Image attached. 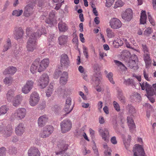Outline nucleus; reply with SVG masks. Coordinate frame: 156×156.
I'll list each match as a JSON object with an SVG mask.
<instances>
[{
    "instance_id": "49530a36",
    "label": "nucleus",
    "mask_w": 156,
    "mask_h": 156,
    "mask_svg": "<svg viewBox=\"0 0 156 156\" xmlns=\"http://www.w3.org/2000/svg\"><path fill=\"white\" fill-rule=\"evenodd\" d=\"M9 152L10 154H15L17 153V149L14 147H10Z\"/></svg>"
},
{
    "instance_id": "cd10ccee",
    "label": "nucleus",
    "mask_w": 156,
    "mask_h": 156,
    "mask_svg": "<svg viewBox=\"0 0 156 156\" xmlns=\"http://www.w3.org/2000/svg\"><path fill=\"white\" fill-rule=\"evenodd\" d=\"M147 15L146 12L144 11H142L141 13L140 20V23L141 24H144L146 22Z\"/></svg>"
},
{
    "instance_id": "e433bc0d",
    "label": "nucleus",
    "mask_w": 156,
    "mask_h": 156,
    "mask_svg": "<svg viewBox=\"0 0 156 156\" xmlns=\"http://www.w3.org/2000/svg\"><path fill=\"white\" fill-rule=\"evenodd\" d=\"M126 109L128 110L129 114L133 115L136 112V109L133 106L131 105H128L126 107Z\"/></svg>"
},
{
    "instance_id": "c756f323",
    "label": "nucleus",
    "mask_w": 156,
    "mask_h": 156,
    "mask_svg": "<svg viewBox=\"0 0 156 156\" xmlns=\"http://www.w3.org/2000/svg\"><path fill=\"white\" fill-rule=\"evenodd\" d=\"M54 90L53 86L52 84L50 83L48 87V89L46 91V95L48 97L51 96Z\"/></svg>"
},
{
    "instance_id": "13d9d810",
    "label": "nucleus",
    "mask_w": 156,
    "mask_h": 156,
    "mask_svg": "<svg viewBox=\"0 0 156 156\" xmlns=\"http://www.w3.org/2000/svg\"><path fill=\"white\" fill-rule=\"evenodd\" d=\"M147 15H148V18L149 20V21L150 23L153 26L154 25L155 23H154V20L152 18L151 15L150 14V13L149 12H148L147 13Z\"/></svg>"
},
{
    "instance_id": "f704fd0d",
    "label": "nucleus",
    "mask_w": 156,
    "mask_h": 156,
    "mask_svg": "<svg viewBox=\"0 0 156 156\" xmlns=\"http://www.w3.org/2000/svg\"><path fill=\"white\" fill-rule=\"evenodd\" d=\"M122 40L123 41V42H124L125 43L126 47L129 48H131L134 50L138 52H139V50L138 49H136L134 48V47H133L131 46L129 43L127 41V39L125 38H123L122 39Z\"/></svg>"
},
{
    "instance_id": "aec40b11",
    "label": "nucleus",
    "mask_w": 156,
    "mask_h": 156,
    "mask_svg": "<svg viewBox=\"0 0 156 156\" xmlns=\"http://www.w3.org/2000/svg\"><path fill=\"white\" fill-rule=\"evenodd\" d=\"M68 37L67 36L62 35L58 38V44L60 45H64L66 44L68 41Z\"/></svg>"
},
{
    "instance_id": "f257e3e1",
    "label": "nucleus",
    "mask_w": 156,
    "mask_h": 156,
    "mask_svg": "<svg viewBox=\"0 0 156 156\" xmlns=\"http://www.w3.org/2000/svg\"><path fill=\"white\" fill-rule=\"evenodd\" d=\"M26 34L29 37L27 42L26 48L28 51L32 52L36 49L37 47V37L38 33H31L30 28H27L26 29Z\"/></svg>"
},
{
    "instance_id": "c85d7f7f",
    "label": "nucleus",
    "mask_w": 156,
    "mask_h": 156,
    "mask_svg": "<svg viewBox=\"0 0 156 156\" xmlns=\"http://www.w3.org/2000/svg\"><path fill=\"white\" fill-rule=\"evenodd\" d=\"M40 80H41L42 83H43V82H45V85H48L49 80V77L47 74L44 73L41 76Z\"/></svg>"
},
{
    "instance_id": "f3484780",
    "label": "nucleus",
    "mask_w": 156,
    "mask_h": 156,
    "mask_svg": "<svg viewBox=\"0 0 156 156\" xmlns=\"http://www.w3.org/2000/svg\"><path fill=\"white\" fill-rule=\"evenodd\" d=\"M49 61L48 58L43 59L40 64V72L44 70L48 66Z\"/></svg>"
},
{
    "instance_id": "7ed1b4c3",
    "label": "nucleus",
    "mask_w": 156,
    "mask_h": 156,
    "mask_svg": "<svg viewBox=\"0 0 156 156\" xmlns=\"http://www.w3.org/2000/svg\"><path fill=\"white\" fill-rule=\"evenodd\" d=\"M72 126V123L69 119L63 120L60 123L61 131L62 133H65L69 131Z\"/></svg>"
},
{
    "instance_id": "09e8293b",
    "label": "nucleus",
    "mask_w": 156,
    "mask_h": 156,
    "mask_svg": "<svg viewBox=\"0 0 156 156\" xmlns=\"http://www.w3.org/2000/svg\"><path fill=\"white\" fill-rule=\"evenodd\" d=\"M113 105L115 109L117 112H119L120 110V107L119 104L115 101L113 102Z\"/></svg>"
},
{
    "instance_id": "a878e982",
    "label": "nucleus",
    "mask_w": 156,
    "mask_h": 156,
    "mask_svg": "<svg viewBox=\"0 0 156 156\" xmlns=\"http://www.w3.org/2000/svg\"><path fill=\"white\" fill-rule=\"evenodd\" d=\"M142 90H146L147 94H148L149 91L151 88V85L149 84L147 82H143V83H139Z\"/></svg>"
},
{
    "instance_id": "1a4fd4ad",
    "label": "nucleus",
    "mask_w": 156,
    "mask_h": 156,
    "mask_svg": "<svg viewBox=\"0 0 156 156\" xmlns=\"http://www.w3.org/2000/svg\"><path fill=\"white\" fill-rule=\"evenodd\" d=\"M39 101L38 94L36 92H33L31 94L30 98V105L32 106H35L38 103Z\"/></svg>"
},
{
    "instance_id": "f03ea898",
    "label": "nucleus",
    "mask_w": 156,
    "mask_h": 156,
    "mask_svg": "<svg viewBox=\"0 0 156 156\" xmlns=\"http://www.w3.org/2000/svg\"><path fill=\"white\" fill-rule=\"evenodd\" d=\"M26 114V110L24 108H19L12 114L11 117V119L21 120L25 117Z\"/></svg>"
},
{
    "instance_id": "5fc2aeb1",
    "label": "nucleus",
    "mask_w": 156,
    "mask_h": 156,
    "mask_svg": "<svg viewBox=\"0 0 156 156\" xmlns=\"http://www.w3.org/2000/svg\"><path fill=\"white\" fill-rule=\"evenodd\" d=\"M83 52L84 55L86 58H88L89 56L87 48L86 46H83Z\"/></svg>"
},
{
    "instance_id": "de8ad7c7",
    "label": "nucleus",
    "mask_w": 156,
    "mask_h": 156,
    "mask_svg": "<svg viewBox=\"0 0 156 156\" xmlns=\"http://www.w3.org/2000/svg\"><path fill=\"white\" fill-rule=\"evenodd\" d=\"M107 77L108 78L110 82L112 84H115V82L113 81V74L112 73H108L107 76Z\"/></svg>"
},
{
    "instance_id": "ea45409f",
    "label": "nucleus",
    "mask_w": 156,
    "mask_h": 156,
    "mask_svg": "<svg viewBox=\"0 0 156 156\" xmlns=\"http://www.w3.org/2000/svg\"><path fill=\"white\" fill-rule=\"evenodd\" d=\"M104 147L106 149L104 151L105 156H111L112 151H111L110 148L108 147L107 145H104Z\"/></svg>"
},
{
    "instance_id": "c9c22d12",
    "label": "nucleus",
    "mask_w": 156,
    "mask_h": 156,
    "mask_svg": "<svg viewBox=\"0 0 156 156\" xmlns=\"http://www.w3.org/2000/svg\"><path fill=\"white\" fill-rule=\"evenodd\" d=\"M125 3L122 0H118L116 2L114 5V8L116 9L118 7H121L123 6Z\"/></svg>"
},
{
    "instance_id": "20e7f679",
    "label": "nucleus",
    "mask_w": 156,
    "mask_h": 156,
    "mask_svg": "<svg viewBox=\"0 0 156 156\" xmlns=\"http://www.w3.org/2000/svg\"><path fill=\"white\" fill-rule=\"evenodd\" d=\"M54 129L52 126L48 125L43 128L41 131V136L42 138H46L49 136L53 132Z\"/></svg>"
},
{
    "instance_id": "4468645a",
    "label": "nucleus",
    "mask_w": 156,
    "mask_h": 156,
    "mask_svg": "<svg viewBox=\"0 0 156 156\" xmlns=\"http://www.w3.org/2000/svg\"><path fill=\"white\" fill-rule=\"evenodd\" d=\"M143 59L145 64L146 68H149L151 66L152 60L150 57V53L143 54Z\"/></svg>"
},
{
    "instance_id": "58836bf2",
    "label": "nucleus",
    "mask_w": 156,
    "mask_h": 156,
    "mask_svg": "<svg viewBox=\"0 0 156 156\" xmlns=\"http://www.w3.org/2000/svg\"><path fill=\"white\" fill-rule=\"evenodd\" d=\"M107 36L109 38H112L115 37V34L112 30L109 28H108L106 31Z\"/></svg>"
},
{
    "instance_id": "7c9ffc66",
    "label": "nucleus",
    "mask_w": 156,
    "mask_h": 156,
    "mask_svg": "<svg viewBox=\"0 0 156 156\" xmlns=\"http://www.w3.org/2000/svg\"><path fill=\"white\" fill-rule=\"evenodd\" d=\"M48 119L46 115H44L40 117V127L44 125Z\"/></svg>"
},
{
    "instance_id": "6e6552de",
    "label": "nucleus",
    "mask_w": 156,
    "mask_h": 156,
    "mask_svg": "<svg viewBox=\"0 0 156 156\" xmlns=\"http://www.w3.org/2000/svg\"><path fill=\"white\" fill-rule=\"evenodd\" d=\"M134 156H146L141 146L136 144L133 149Z\"/></svg>"
},
{
    "instance_id": "dca6fc26",
    "label": "nucleus",
    "mask_w": 156,
    "mask_h": 156,
    "mask_svg": "<svg viewBox=\"0 0 156 156\" xmlns=\"http://www.w3.org/2000/svg\"><path fill=\"white\" fill-rule=\"evenodd\" d=\"M39 60L37 59L33 63L30 68V71L33 74L36 73L37 71L39 72Z\"/></svg>"
},
{
    "instance_id": "864d4df0",
    "label": "nucleus",
    "mask_w": 156,
    "mask_h": 156,
    "mask_svg": "<svg viewBox=\"0 0 156 156\" xmlns=\"http://www.w3.org/2000/svg\"><path fill=\"white\" fill-rule=\"evenodd\" d=\"M34 82L32 80H30L27 81L26 85V86H28L30 88L32 89L33 86Z\"/></svg>"
},
{
    "instance_id": "6e6d98bb",
    "label": "nucleus",
    "mask_w": 156,
    "mask_h": 156,
    "mask_svg": "<svg viewBox=\"0 0 156 156\" xmlns=\"http://www.w3.org/2000/svg\"><path fill=\"white\" fill-rule=\"evenodd\" d=\"M12 78L11 77H7L4 80V82L6 84H9L12 83Z\"/></svg>"
},
{
    "instance_id": "4d7b16f0",
    "label": "nucleus",
    "mask_w": 156,
    "mask_h": 156,
    "mask_svg": "<svg viewBox=\"0 0 156 156\" xmlns=\"http://www.w3.org/2000/svg\"><path fill=\"white\" fill-rule=\"evenodd\" d=\"M82 152L84 155H86L87 154H90V151L89 150H87L86 147H84L82 149Z\"/></svg>"
},
{
    "instance_id": "bf43d9fd",
    "label": "nucleus",
    "mask_w": 156,
    "mask_h": 156,
    "mask_svg": "<svg viewBox=\"0 0 156 156\" xmlns=\"http://www.w3.org/2000/svg\"><path fill=\"white\" fill-rule=\"evenodd\" d=\"M61 149L62 151L59 152H56V154H61V153L62 152V151L66 150L67 149V146L66 145H63L62 146V147H61Z\"/></svg>"
},
{
    "instance_id": "f8f14e48",
    "label": "nucleus",
    "mask_w": 156,
    "mask_h": 156,
    "mask_svg": "<svg viewBox=\"0 0 156 156\" xmlns=\"http://www.w3.org/2000/svg\"><path fill=\"white\" fill-rule=\"evenodd\" d=\"M14 34L15 38L18 40L21 38L23 35L24 31L23 29L20 27H15Z\"/></svg>"
},
{
    "instance_id": "603ef678",
    "label": "nucleus",
    "mask_w": 156,
    "mask_h": 156,
    "mask_svg": "<svg viewBox=\"0 0 156 156\" xmlns=\"http://www.w3.org/2000/svg\"><path fill=\"white\" fill-rule=\"evenodd\" d=\"M128 137V139L127 140L128 142H124V143L126 149L128 150V147L129 145L130 142L131 140V136L129 135Z\"/></svg>"
},
{
    "instance_id": "2eb2a0df",
    "label": "nucleus",
    "mask_w": 156,
    "mask_h": 156,
    "mask_svg": "<svg viewBox=\"0 0 156 156\" xmlns=\"http://www.w3.org/2000/svg\"><path fill=\"white\" fill-rule=\"evenodd\" d=\"M25 130L24 124L23 123H20L16 128L15 132L17 135L20 136L23 134Z\"/></svg>"
},
{
    "instance_id": "72a5a7b5",
    "label": "nucleus",
    "mask_w": 156,
    "mask_h": 156,
    "mask_svg": "<svg viewBox=\"0 0 156 156\" xmlns=\"http://www.w3.org/2000/svg\"><path fill=\"white\" fill-rule=\"evenodd\" d=\"M153 30L152 28L148 27L144 31L143 34L146 37H149L150 35L153 32Z\"/></svg>"
},
{
    "instance_id": "412c9836",
    "label": "nucleus",
    "mask_w": 156,
    "mask_h": 156,
    "mask_svg": "<svg viewBox=\"0 0 156 156\" xmlns=\"http://www.w3.org/2000/svg\"><path fill=\"white\" fill-rule=\"evenodd\" d=\"M68 78V73L66 72H64L60 77V83L61 85L65 84L67 81Z\"/></svg>"
},
{
    "instance_id": "69168bd1",
    "label": "nucleus",
    "mask_w": 156,
    "mask_h": 156,
    "mask_svg": "<svg viewBox=\"0 0 156 156\" xmlns=\"http://www.w3.org/2000/svg\"><path fill=\"white\" fill-rule=\"evenodd\" d=\"M89 132L90 136L92 138H93L94 136L95 132L91 128H90Z\"/></svg>"
},
{
    "instance_id": "680f3d73",
    "label": "nucleus",
    "mask_w": 156,
    "mask_h": 156,
    "mask_svg": "<svg viewBox=\"0 0 156 156\" xmlns=\"http://www.w3.org/2000/svg\"><path fill=\"white\" fill-rule=\"evenodd\" d=\"M22 48L21 47L16 48V50L14 51V53L16 56H17L18 55L21 53Z\"/></svg>"
},
{
    "instance_id": "9d476101",
    "label": "nucleus",
    "mask_w": 156,
    "mask_h": 156,
    "mask_svg": "<svg viewBox=\"0 0 156 156\" xmlns=\"http://www.w3.org/2000/svg\"><path fill=\"white\" fill-rule=\"evenodd\" d=\"M35 5L33 4L29 3L25 7L23 14L26 17L29 16L32 14L34 10Z\"/></svg>"
},
{
    "instance_id": "a211bd4d",
    "label": "nucleus",
    "mask_w": 156,
    "mask_h": 156,
    "mask_svg": "<svg viewBox=\"0 0 156 156\" xmlns=\"http://www.w3.org/2000/svg\"><path fill=\"white\" fill-rule=\"evenodd\" d=\"M39 150L38 148L31 147L28 150V156H39Z\"/></svg>"
},
{
    "instance_id": "8fccbe9b",
    "label": "nucleus",
    "mask_w": 156,
    "mask_h": 156,
    "mask_svg": "<svg viewBox=\"0 0 156 156\" xmlns=\"http://www.w3.org/2000/svg\"><path fill=\"white\" fill-rule=\"evenodd\" d=\"M6 153V149L4 147L0 148V156H5Z\"/></svg>"
},
{
    "instance_id": "774afa93",
    "label": "nucleus",
    "mask_w": 156,
    "mask_h": 156,
    "mask_svg": "<svg viewBox=\"0 0 156 156\" xmlns=\"http://www.w3.org/2000/svg\"><path fill=\"white\" fill-rule=\"evenodd\" d=\"M129 41H130V42L133 44V45L135 47H138L137 46V44H136V41L135 40L132 38H130L129 39Z\"/></svg>"
},
{
    "instance_id": "393cba45",
    "label": "nucleus",
    "mask_w": 156,
    "mask_h": 156,
    "mask_svg": "<svg viewBox=\"0 0 156 156\" xmlns=\"http://www.w3.org/2000/svg\"><path fill=\"white\" fill-rule=\"evenodd\" d=\"M113 44L114 47L118 48L123 44V41L120 38H117L113 41Z\"/></svg>"
},
{
    "instance_id": "9b49d317",
    "label": "nucleus",
    "mask_w": 156,
    "mask_h": 156,
    "mask_svg": "<svg viewBox=\"0 0 156 156\" xmlns=\"http://www.w3.org/2000/svg\"><path fill=\"white\" fill-rule=\"evenodd\" d=\"M138 60L137 56L135 55H132L129 58L128 65L130 68H133L135 65L138 64Z\"/></svg>"
},
{
    "instance_id": "6ab92c4d",
    "label": "nucleus",
    "mask_w": 156,
    "mask_h": 156,
    "mask_svg": "<svg viewBox=\"0 0 156 156\" xmlns=\"http://www.w3.org/2000/svg\"><path fill=\"white\" fill-rule=\"evenodd\" d=\"M16 71L17 69L16 67L10 66L5 70L3 73L4 75L7 74L13 75L16 72Z\"/></svg>"
},
{
    "instance_id": "79ce46f5",
    "label": "nucleus",
    "mask_w": 156,
    "mask_h": 156,
    "mask_svg": "<svg viewBox=\"0 0 156 156\" xmlns=\"http://www.w3.org/2000/svg\"><path fill=\"white\" fill-rule=\"evenodd\" d=\"M73 107L71 105H65L64 110L66 112L65 115L69 113L73 110Z\"/></svg>"
},
{
    "instance_id": "4c0bfd02",
    "label": "nucleus",
    "mask_w": 156,
    "mask_h": 156,
    "mask_svg": "<svg viewBox=\"0 0 156 156\" xmlns=\"http://www.w3.org/2000/svg\"><path fill=\"white\" fill-rule=\"evenodd\" d=\"M9 109L6 105H3L0 108V115H3L6 113Z\"/></svg>"
},
{
    "instance_id": "338daca9",
    "label": "nucleus",
    "mask_w": 156,
    "mask_h": 156,
    "mask_svg": "<svg viewBox=\"0 0 156 156\" xmlns=\"http://www.w3.org/2000/svg\"><path fill=\"white\" fill-rule=\"evenodd\" d=\"M72 99L71 98H67L66 101V105H71Z\"/></svg>"
},
{
    "instance_id": "5701e85b",
    "label": "nucleus",
    "mask_w": 156,
    "mask_h": 156,
    "mask_svg": "<svg viewBox=\"0 0 156 156\" xmlns=\"http://www.w3.org/2000/svg\"><path fill=\"white\" fill-rule=\"evenodd\" d=\"M58 26L59 30L60 32H65L68 30V27L65 23H59L58 24Z\"/></svg>"
},
{
    "instance_id": "423d86ee",
    "label": "nucleus",
    "mask_w": 156,
    "mask_h": 156,
    "mask_svg": "<svg viewBox=\"0 0 156 156\" xmlns=\"http://www.w3.org/2000/svg\"><path fill=\"white\" fill-rule=\"evenodd\" d=\"M70 61L68 55L64 54L61 55L60 58L61 66L64 68H67L69 66Z\"/></svg>"
},
{
    "instance_id": "a19ab883",
    "label": "nucleus",
    "mask_w": 156,
    "mask_h": 156,
    "mask_svg": "<svg viewBox=\"0 0 156 156\" xmlns=\"http://www.w3.org/2000/svg\"><path fill=\"white\" fill-rule=\"evenodd\" d=\"M11 47V43L10 40L9 39H8L6 43L4 46L3 50L4 51H7Z\"/></svg>"
},
{
    "instance_id": "b1692460",
    "label": "nucleus",
    "mask_w": 156,
    "mask_h": 156,
    "mask_svg": "<svg viewBox=\"0 0 156 156\" xmlns=\"http://www.w3.org/2000/svg\"><path fill=\"white\" fill-rule=\"evenodd\" d=\"M127 121L128 126L131 130L136 128V125L132 118L130 117H127Z\"/></svg>"
},
{
    "instance_id": "bb28decb",
    "label": "nucleus",
    "mask_w": 156,
    "mask_h": 156,
    "mask_svg": "<svg viewBox=\"0 0 156 156\" xmlns=\"http://www.w3.org/2000/svg\"><path fill=\"white\" fill-rule=\"evenodd\" d=\"M12 132L13 129L12 126L10 125H9L7 126L5 129V130L4 134L6 136L9 137L12 135Z\"/></svg>"
},
{
    "instance_id": "ddd939ff",
    "label": "nucleus",
    "mask_w": 156,
    "mask_h": 156,
    "mask_svg": "<svg viewBox=\"0 0 156 156\" xmlns=\"http://www.w3.org/2000/svg\"><path fill=\"white\" fill-rule=\"evenodd\" d=\"M98 132L102 137V139L105 141H108L109 137V132L107 129H105L104 130L100 129Z\"/></svg>"
},
{
    "instance_id": "3c124183",
    "label": "nucleus",
    "mask_w": 156,
    "mask_h": 156,
    "mask_svg": "<svg viewBox=\"0 0 156 156\" xmlns=\"http://www.w3.org/2000/svg\"><path fill=\"white\" fill-rule=\"evenodd\" d=\"M105 6L107 7H110L114 2L115 0H105Z\"/></svg>"
},
{
    "instance_id": "0eeeda50",
    "label": "nucleus",
    "mask_w": 156,
    "mask_h": 156,
    "mask_svg": "<svg viewBox=\"0 0 156 156\" xmlns=\"http://www.w3.org/2000/svg\"><path fill=\"white\" fill-rule=\"evenodd\" d=\"M109 25L112 28L116 29L121 27L122 23L119 19L115 18H113L110 20Z\"/></svg>"
},
{
    "instance_id": "e2e57ef3",
    "label": "nucleus",
    "mask_w": 156,
    "mask_h": 156,
    "mask_svg": "<svg viewBox=\"0 0 156 156\" xmlns=\"http://www.w3.org/2000/svg\"><path fill=\"white\" fill-rule=\"evenodd\" d=\"M93 149L95 154H96L97 156H99L98 150L96 146H94L92 147Z\"/></svg>"
},
{
    "instance_id": "052dcab7",
    "label": "nucleus",
    "mask_w": 156,
    "mask_h": 156,
    "mask_svg": "<svg viewBox=\"0 0 156 156\" xmlns=\"http://www.w3.org/2000/svg\"><path fill=\"white\" fill-rule=\"evenodd\" d=\"M119 100L122 103H125L126 102L125 97L122 95H119L118 96Z\"/></svg>"
},
{
    "instance_id": "2f4dec72",
    "label": "nucleus",
    "mask_w": 156,
    "mask_h": 156,
    "mask_svg": "<svg viewBox=\"0 0 156 156\" xmlns=\"http://www.w3.org/2000/svg\"><path fill=\"white\" fill-rule=\"evenodd\" d=\"M14 95V92L12 90H10L6 94V97L8 101H11L13 99Z\"/></svg>"
},
{
    "instance_id": "4be33fe9",
    "label": "nucleus",
    "mask_w": 156,
    "mask_h": 156,
    "mask_svg": "<svg viewBox=\"0 0 156 156\" xmlns=\"http://www.w3.org/2000/svg\"><path fill=\"white\" fill-rule=\"evenodd\" d=\"M22 100V97L20 95H17L14 98L13 101V105L14 106L17 107L21 103Z\"/></svg>"
},
{
    "instance_id": "473e14b6",
    "label": "nucleus",
    "mask_w": 156,
    "mask_h": 156,
    "mask_svg": "<svg viewBox=\"0 0 156 156\" xmlns=\"http://www.w3.org/2000/svg\"><path fill=\"white\" fill-rule=\"evenodd\" d=\"M123 83L127 86L130 85L132 86H135L133 80L130 78L128 79L127 80L125 79L123 82Z\"/></svg>"
},
{
    "instance_id": "0e129e2a",
    "label": "nucleus",
    "mask_w": 156,
    "mask_h": 156,
    "mask_svg": "<svg viewBox=\"0 0 156 156\" xmlns=\"http://www.w3.org/2000/svg\"><path fill=\"white\" fill-rule=\"evenodd\" d=\"M103 106V103L101 101H99L98 102V110L99 111H101V109L102 108Z\"/></svg>"
},
{
    "instance_id": "c03bdc74",
    "label": "nucleus",
    "mask_w": 156,
    "mask_h": 156,
    "mask_svg": "<svg viewBox=\"0 0 156 156\" xmlns=\"http://www.w3.org/2000/svg\"><path fill=\"white\" fill-rule=\"evenodd\" d=\"M23 12L22 10H15L13 11L12 15L16 16H19L22 14Z\"/></svg>"
},
{
    "instance_id": "a18cd8bd",
    "label": "nucleus",
    "mask_w": 156,
    "mask_h": 156,
    "mask_svg": "<svg viewBox=\"0 0 156 156\" xmlns=\"http://www.w3.org/2000/svg\"><path fill=\"white\" fill-rule=\"evenodd\" d=\"M31 89L28 86H26L25 84L22 88V92L25 94H27L28 93Z\"/></svg>"
},
{
    "instance_id": "39448f33",
    "label": "nucleus",
    "mask_w": 156,
    "mask_h": 156,
    "mask_svg": "<svg viewBox=\"0 0 156 156\" xmlns=\"http://www.w3.org/2000/svg\"><path fill=\"white\" fill-rule=\"evenodd\" d=\"M122 19L125 20L129 21L133 18V12L132 10L130 8L126 9L121 14Z\"/></svg>"
},
{
    "instance_id": "37998d69",
    "label": "nucleus",
    "mask_w": 156,
    "mask_h": 156,
    "mask_svg": "<svg viewBox=\"0 0 156 156\" xmlns=\"http://www.w3.org/2000/svg\"><path fill=\"white\" fill-rule=\"evenodd\" d=\"M141 47L144 54L150 53L149 48L146 44H142Z\"/></svg>"
}]
</instances>
